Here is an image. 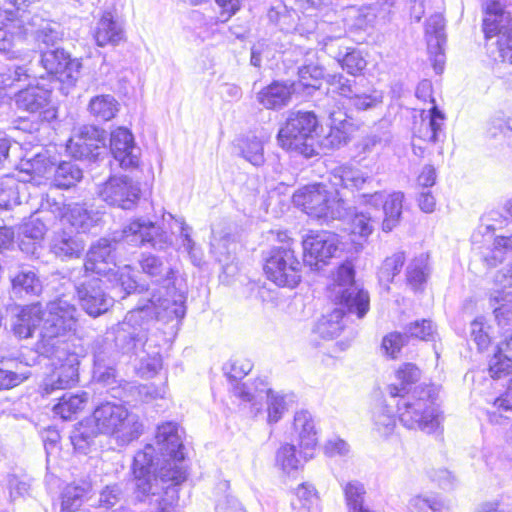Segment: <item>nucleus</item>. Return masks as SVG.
<instances>
[{"label": "nucleus", "instance_id": "nucleus-18", "mask_svg": "<svg viewBox=\"0 0 512 512\" xmlns=\"http://www.w3.org/2000/svg\"><path fill=\"white\" fill-rule=\"evenodd\" d=\"M110 152L117 165L124 170L139 166L140 148L136 146L134 136L127 128L119 127L111 133Z\"/></svg>", "mask_w": 512, "mask_h": 512}, {"label": "nucleus", "instance_id": "nucleus-56", "mask_svg": "<svg viewBox=\"0 0 512 512\" xmlns=\"http://www.w3.org/2000/svg\"><path fill=\"white\" fill-rule=\"evenodd\" d=\"M490 301L499 325L512 319V295L509 292L495 291L491 294Z\"/></svg>", "mask_w": 512, "mask_h": 512}, {"label": "nucleus", "instance_id": "nucleus-46", "mask_svg": "<svg viewBox=\"0 0 512 512\" xmlns=\"http://www.w3.org/2000/svg\"><path fill=\"white\" fill-rule=\"evenodd\" d=\"M63 38L61 25L54 21L42 20L35 31V40L40 49L42 45L45 48L55 47ZM43 50H41L42 52Z\"/></svg>", "mask_w": 512, "mask_h": 512}, {"label": "nucleus", "instance_id": "nucleus-36", "mask_svg": "<svg viewBox=\"0 0 512 512\" xmlns=\"http://www.w3.org/2000/svg\"><path fill=\"white\" fill-rule=\"evenodd\" d=\"M298 76L299 80L293 82L303 84V87L298 90L300 98L306 99L319 91L321 80L324 78V69L318 64L303 65L298 70Z\"/></svg>", "mask_w": 512, "mask_h": 512}, {"label": "nucleus", "instance_id": "nucleus-50", "mask_svg": "<svg viewBox=\"0 0 512 512\" xmlns=\"http://www.w3.org/2000/svg\"><path fill=\"white\" fill-rule=\"evenodd\" d=\"M275 460L277 467H279L284 473L290 474L302 466L304 458L301 452L299 453V456L297 455L295 445L285 443L277 450Z\"/></svg>", "mask_w": 512, "mask_h": 512}, {"label": "nucleus", "instance_id": "nucleus-37", "mask_svg": "<svg viewBox=\"0 0 512 512\" xmlns=\"http://www.w3.org/2000/svg\"><path fill=\"white\" fill-rule=\"evenodd\" d=\"M165 483H159L158 493L153 495L151 492L145 500L142 502H148L150 505L156 504V508L153 512H180L178 509V490L176 489L175 483L171 482V485L164 487Z\"/></svg>", "mask_w": 512, "mask_h": 512}, {"label": "nucleus", "instance_id": "nucleus-48", "mask_svg": "<svg viewBox=\"0 0 512 512\" xmlns=\"http://www.w3.org/2000/svg\"><path fill=\"white\" fill-rule=\"evenodd\" d=\"M260 385H262V390L260 392H263L267 399V422L269 424H275L287 411L286 396L266 387L262 381L260 382Z\"/></svg>", "mask_w": 512, "mask_h": 512}, {"label": "nucleus", "instance_id": "nucleus-55", "mask_svg": "<svg viewBox=\"0 0 512 512\" xmlns=\"http://www.w3.org/2000/svg\"><path fill=\"white\" fill-rule=\"evenodd\" d=\"M404 262L405 255L403 252H397L392 256L387 257L378 272L380 283L388 288L394 277L400 273Z\"/></svg>", "mask_w": 512, "mask_h": 512}, {"label": "nucleus", "instance_id": "nucleus-5", "mask_svg": "<svg viewBox=\"0 0 512 512\" xmlns=\"http://www.w3.org/2000/svg\"><path fill=\"white\" fill-rule=\"evenodd\" d=\"M318 120L310 111L291 112L277 134L278 144L285 150L311 158L318 155L316 130Z\"/></svg>", "mask_w": 512, "mask_h": 512}, {"label": "nucleus", "instance_id": "nucleus-63", "mask_svg": "<svg viewBox=\"0 0 512 512\" xmlns=\"http://www.w3.org/2000/svg\"><path fill=\"white\" fill-rule=\"evenodd\" d=\"M486 328L484 318L481 316L471 322L470 335L479 350L486 349L490 344V336Z\"/></svg>", "mask_w": 512, "mask_h": 512}, {"label": "nucleus", "instance_id": "nucleus-38", "mask_svg": "<svg viewBox=\"0 0 512 512\" xmlns=\"http://www.w3.org/2000/svg\"><path fill=\"white\" fill-rule=\"evenodd\" d=\"M88 111L96 121L106 122L116 116L119 111V103L110 94L97 95L90 99Z\"/></svg>", "mask_w": 512, "mask_h": 512}, {"label": "nucleus", "instance_id": "nucleus-13", "mask_svg": "<svg viewBox=\"0 0 512 512\" xmlns=\"http://www.w3.org/2000/svg\"><path fill=\"white\" fill-rule=\"evenodd\" d=\"M106 131L93 125H85L79 129L67 143V151L78 160L97 161L106 154Z\"/></svg>", "mask_w": 512, "mask_h": 512}, {"label": "nucleus", "instance_id": "nucleus-33", "mask_svg": "<svg viewBox=\"0 0 512 512\" xmlns=\"http://www.w3.org/2000/svg\"><path fill=\"white\" fill-rule=\"evenodd\" d=\"M91 491L92 485L87 480L67 485L61 494V511L74 512L78 510Z\"/></svg>", "mask_w": 512, "mask_h": 512}, {"label": "nucleus", "instance_id": "nucleus-27", "mask_svg": "<svg viewBox=\"0 0 512 512\" xmlns=\"http://www.w3.org/2000/svg\"><path fill=\"white\" fill-rule=\"evenodd\" d=\"M83 235L75 226L60 228L52 239L51 249L59 257H79L84 250Z\"/></svg>", "mask_w": 512, "mask_h": 512}, {"label": "nucleus", "instance_id": "nucleus-47", "mask_svg": "<svg viewBox=\"0 0 512 512\" xmlns=\"http://www.w3.org/2000/svg\"><path fill=\"white\" fill-rule=\"evenodd\" d=\"M372 431L380 438H387L396 428V419L391 409L382 405L375 409L372 416Z\"/></svg>", "mask_w": 512, "mask_h": 512}, {"label": "nucleus", "instance_id": "nucleus-60", "mask_svg": "<svg viewBox=\"0 0 512 512\" xmlns=\"http://www.w3.org/2000/svg\"><path fill=\"white\" fill-rule=\"evenodd\" d=\"M403 199L404 194L402 192H395L386 199L383 205L385 219L382 224H390V222L400 220Z\"/></svg>", "mask_w": 512, "mask_h": 512}, {"label": "nucleus", "instance_id": "nucleus-31", "mask_svg": "<svg viewBox=\"0 0 512 512\" xmlns=\"http://www.w3.org/2000/svg\"><path fill=\"white\" fill-rule=\"evenodd\" d=\"M122 38L123 29L121 25L114 19L110 12H105L98 21L94 31L96 44L100 47H104L108 44L116 45Z\"/></svg>", "mask_w": 512, "mask_h": 512}, {"label": "nucleus", "instance_id": "nucleus-9", "mask_svg": "<svg viewBox=\"0 0 512 512\" xmlns=\"http://www.w3.org/2000/svg\"><path fill=\"white\" fill-rule=\"evenodd\" d=\"M264 271L280 287H296L301 281L302 264L290 247H274L266 258Z\"/></svg>", "mask_w": 512, "mask_h": 512}, {"label": "nucleus", "instance_id": "nucleus-32", "mask_svg": "<svg viewBox=\"0 0 512 512\" xmlns=\"http://www.w3.org/2000/svg\"><path fill=\"white\" fill-rule=\"evenodd\" d=\"M291 507L295 512H319L320 497L315 486L308 482L299 484L292 492Z\"/></svg>", "mask_w": 512, "mask_h": 512}, {"label": "nucleus", "instance_id": "nucleus-44", "mask_svg": "<svg viewBox=\"0 0 512 512\" xmlns=\"http://www.w3.org/2000/svg\"><path fill=\"white\" fill-rule=\"evenodd\" d=\"M348 105L356 111H371L380 107L383 103L382 92L370 90L369 92L361 91L358 87L354 89L351 96L347 98Z\"/></svg>", "mask_w": 512, "mask_h": 512}, {"label": "nucleus", "instance_id": "nucleus-16", "mask_svg": "<svg viewBox=\"0 0 512 512\" xmlns=\"http://www.w3.org/2000/svg\"><path fill=\"white\" fill-rule=\"evenodd\" d=\"M98 194L107 204L132 209L140 198V188L128 176H110L99 185Z\"/></svg>", "mask_w": 512, "mask_h": 512}, {"label": "nucleus", "instance_id": "nucleus-24", "mask_svg": "<svg viewBox=\"0 0 512 512\" xmlns=\"http://www.w3.org/2000/svg\"><path fill=\"white\" fill-rule=\"evenodd\" d=\"M426 38L434 70L437 74H441L445 62L443 46L446 43L445 19L441 14H434L427 20Z\"/></svg>", "mask_w": 512, "mask_h": 512}, {"label": "nucleus", "instance_id": "nucleus-8", "mask_svg": "<svg viewBox=\"0 0 512 512\" xmlns=\"http://www.w3.org/2000/svg\"><path fill=\"white\" fill-rule=\"evenodd\" d=\"M396 405L399 421L407 429L432 433L440 425L439 413L426 391L420 396L414 393L400 397Z\"/></svg>", "mask_w": 512, "mask_h": 512}, {"label": "nucleus", "instance_id": "nucleus-15", "mask_svg": "<svg viewBox=\"0 0 512 512\" xmlns=\"http://www.w3.org/2000/svg\"><path fill=\"white\" fill-rule=\"evenodd\" d=\"M154 451L155 449L152 445H147L144 450L137 452L134 456L133 473L136 479L135 494L138 500H145L150 492L156 495L158 493L156 490L158 489L159 483H174L167 478L162 480L160 473L159 478L152 473V469L155 465L153 458Z\"/></svg>", "mask_w": 512, "mask_h": 512}, {"label": "nucleus", "instance_id": "nucleus-12", "mask_svg": "<svg viewBox=\"0 0 512 512\" xmlns=\"http://www.w3.org/2000/svg\"><path fill=\"white\" fill-rule=\"evenodd\" d=\"M60 220L63 224H99L106 223L104 218L93 219L90 212L81 204H73L60 207V204L47 200L41 203L40 208L31 215L28 224H45L46 222H55Z\"/></svg>", "mask_w": 512, "mask_h": 512}, {"label": "nucleus", "instance_id": "nucleus-4", "mask_svg": "<svg viewBox=\"0 0 512 512\" xmlns=\"http://www.w3.org/2000/svg\"><path fill=\"white\" fill-rule=\"evenodd\" d=\"M42 315L40 340L36 344L38 353L51 354L57 347H68L61 338L76 331L79 317L77 308L67 300L57 299L48 303Z\"/></svg>", "mask_w": 512, "mask_h": 512}, {"label": "nucleus", "instance_id": "nucleus-45", "mask_svg": "<svg viewBox=\"0 0 512 512\" xmlns=\"http://www.w3.org/2000/svg\"><path fill=\"white\" fill-rule=\"evenodd\" d=\"M154 318L160 319L155 315L153 310H150L147 314H144L143 319H139L137 323H134V325H128L126 327L127 330L122 328L124 322L120 323L118 325L119 334L117 339L120 337H125V334H128L131 340L134 342L133 348H136L138 344L144 345V343L147 341L146 331L148 330L149 322ZM123 321H125V319Z\"/></svg>", "mask_w": 512, "mask_h": 512}, {"label": "nucleus", "instance_id": "nucleus-25", "mask_svg": "<svg viewBox=\"0 0 512 512\" xmlns=\"http://www.w3.org/2000/svg\"><path fill=\"white\" fill-rule=\"evenodd\" d=\"M28 29L24 20L18 17H6L0 21V53L7 59H18L20 51L15 47L25 40Z\"/></svg>", "mask_w": 512, "mask_h": 512}, {"label": "nucleus", "instance_id": "nucleus-39", "mask_svg": "<svg viewBox=\"0 0 512 512\" xmlns=\"http://www.w3.org/2000/svg\"><path fill=\"white\" fill-rule=\"evenodd\" d=\"M88 402V393H65L59 402L53 406V413L63 420H69L73 415L82 411Z\"/></svg>", "mask_w": 512, "mask_h": 512}, {"label": "nucleus", "instance_id": "nucleus-58", "mask_svg": "<svg viewBox=\"0 0 512 512\" xmlns=\"http://www.w3.org/2000/svg\"><path fill=\"white\" fill-rule=\"evenodd\" d=\"M294 14V10L288 9L284 3L278 2L276 5L270 7L267 17L269 21L278 26L280 30L288 31L294 24Z\"/></svg>", "mask_w": 512, "mask_h": 512}, {"label": "nucleus", "instance_id": "nucleus-59", "mask_svg": "<svg viewBox=\"0 0 512 512\" xmlns=\"http://www.w3.org/2000/svg\"><path fill=\"white\" fill-rule=\"evenodd\" d=\"M512 372V357L507 356L502 351V346H497V350L489 360V373L492 378H502Z\"/></svg>", "mask_w": 512, "mask_h": 512}, {"label": "nucleus", "instance_id": "nucleus-11", "mask_svg": "<svg viewBox=\"0 0 512 512\" xmlns=\"http://www.w3.org/2000/svg\"><path fill=\"white\" fill-rule=\"evenodd\" d=\"M487 16L483 20V32L487 41L498 36L496 44L502 58L512 63V19L499 1L486 3Z\"/></svg>", "mask_w": 512, "mask_h": 512}, {"label": "nucleus", "instance_id": "nucleus-54", "mask_svg": "<svg viewBox=\"0 0 512 512\" xmlns=\"http://www.w3.org/2000/svg\"><path fill=\"white\" fill-rule=\"evenodd\" d=\"M13 291L16 294H38L41 283L32 270H23L12 278Z\"/></svg>", "mask_w": 512, "mask_h": 512}, {"label": "nucleus", "instance_id": "nucleus-57", "mask_svg": "<svg viewBox=\"0 0 512 512\" xmlns=\"http://www.w3.org/2000/svg\"><path fill=\"white\" fill-rule=\"evenodd\" d=\"M36 77L37 75L33 74L26 66L9 65L0 71V89L12 87L16 82Z\"/></svg>", "mask_w": 512, "mask_h": 512}, {"label": "nucleus", "instance_id": "nucleus-21", "mask_svg": "<svg viewBox=\"0 0 512 512\" xmlns=\"http://www.w3.org/2000/svg\"><path fill=\"white\" fill-rule=\"evenodd\" d=\"M346 38L328 35L323 39L324 49L332 55L347 73L360 74L366 67V60L359 50L347 47L343 42Z\"/></svg>", "mask_w": 512, "mask_h": 512}, {"label": "nucleus", "instance_id": "nucleus-19", "mask_svg": "<svg viewBox=\"0 0 512 512\" xmlns=\"http://www.w3.org/2000/svg\"><path fill=\"white\" fill-rule=\"evenodd\" d=\"M327 114L330 120V131L320 141H316V145L319 144L325 149H337L350 141L358 126L353 122L352 117L340 108L327 109Z\"/></svg>", "mask_w": 512, "mask_h": 512}, {"label": "nucleus", "instance_id": "nucleus-6", "mask_svg": "<svg viewBox=\"0 0 512 512\" xmlns=\"http://www.w3.org/2000/svg\"><path fill=\"white\" fill-rule=\"evenodd\" d=\"M330 297L358 318H363L370 307V298L355 281L354 266L350 261L341 264L329 287Z\"/></svg>", "mask_w": 512, "mask_h": 512}, {"label": "nucleus", "instance_id": "nucleus-51", "mask_svg": "<svg viewBox=\"0 0 512 512\" xmlns=\"http://www.w3.org/2000/svg\"><path fill=\"white\" fill-rule=\"evenodd\" d=\"M346 19L351 27L365 30L373 25L376 13L371 6H351L346 10Z\"/></svg>", "mask_w": 512, "mask_h": 512}, {"label": "nucleus", "instance_id": "nucleus-52", "mask_svg": "<svg viewBox=\"0 0 512 512\" xmlns=\"http://www.w3.org/2000/svg\"><path fill=\"white\" fill-rule=\"evenodd\" d=\"M21 171L34 177H44L53 168L47 152H39L31 158H26L21 161Z\"/></svg>", "mask_w": 512, "mask_h": 512}, {"label": "nucleus", "instance_id": "nucleus-7", "mask_svg": "<svg viewBox=\"0 0 512 512\" xmlns=\"http://www.w3.org/2000/svg\"><path fill=\"white\" fill-rule=\"evenodd\" d=\"M155 438L165 462L160 468L162 480L167 478L175 484H181L186 480L187 473L183 466V443L178 425L174 422L159 425Z\"/></svg>", "mask_w": 512, "mask_h": 512}, {"label": "nucleus", "instance_id": "nucleus-34", "mask_svg": "<svg viewBox=\"0 0 512 512\" xmlns=\"http://www.w3.org/2000/svg\"><path fill=\"white\" fill-rule=\"evenodd\" d=\"M421 376L419 368L412 363H404L395 372L398 383L390 384L387 388L392 398L407 396L410 386L416 383Z\"/></svg>", "mask_w": 512, "mask_h": 512}, {"label": "nucleus", "instance_id": "nucleus-40", "mask_svg": "<svg viewBox=\"0 0 512 512\" xmlns=\"http://www.w3.org/2000/svg\"><path fill=\"white\" fill-rule=\"evenodd\" d=\"M26 184L14 175H4L0 178V208L9 209L20 204V197Z\"/></svg>", "mask_w": 512, "mask_h": 512}, {"label": "nucleus", "instance_id": "nucleus-23", "mask_svg": "<svg viewBox=\"0 0 512 512\" xmlns=\"http://www.w3.org/2000/svg\"><path fill=\"white\" fill-rule=\"evenodd\" d=\"M293 434L301 449L304 462L313 458L314 451L318 445V431L311 413L306 410L295 413Z\"/></svg>", "mask_w": 512, "mask_h": 512}, {"label": "nucleus", "instance_id": "nucleus-10", "mask_svg": "<svg viewBox=\"0 0 512 512\" xmlns=\"http://www.w3.org/2000/svg\"><path fill=\"white\" fill-rule=\"evenodd\" d=\"M56 360L52 373L44 380L42 392L46 395L58 389H67L78 382L79 353L68 347H57L51 354H43Z\"/></svg>", "mask_w": 512, "mask_h": 512}, {"label": "nucleus", "instance_id": "nucleus-35", "mask_svg": "<svg viewBox=\"0 0 512 512\" xmlns=\"http://www.w3.org/2000/svg\"><path fill=\"white\" fill-rule=\"evenodd\" d=\"M124 237L128 243L133 245L149 244L153 248L161 249L166 240L160 233V226H137V230H132V226L128 230L123 231Z\"/></svg>", "mask_w": 512, "mask_h": 512}, {"label": "nucleus", "instance_id": "nucleus-42", "mask_svg": "<svg viewBox=\"0 0 512 512\" xmlns=\"http://www.w3.org/2000/svg\"><path fill=\"white\" fill-rule=\"evenodd\" d=\"M83 177L82 169L71 161L60 162L54 170L53 185L59 189L75 186Z\"/></svg>", "mask_w": 512, "mask_h": 512}, {"label": "nucleus", "instance_id": "nucleus-2", "mask_svg": "<svg viewBox=\"0 0 512 512\" xmlns=\"http://www.w3.org/2000/svg\"><path fill=\"white\" fill-rule=\"evenodd\" d=\"M295 206L308 216L324 221H347L349 224H369L367 212L358 211L339 197L338 192H330L326 185L314 183L298 189L292 197Z\"/></svg>", "mask_w": 512, "mask_h": 512}, {"label": "nucleus", "instance_id": "nucleus-62", "mask_svg": "<svg viewBox=\"0 0 512 512\" xmlns=\"http://www.w3.org/2000/svg\"><path fill=\"white\" fill-rule=\"evenodd\" d=\"M407 337L398 333L392 332L384 336L381 344V349L385 355L395 359L402 347L405 345Z\"/></svg>", "mask_w": 512, "mask_h": 512}, {"label": "nucleus", "instance_id": "nucleus-3", "mask_svg": "<svg viewBox=\"0 0 512 512\" xmlns=\"http://www.w3.org/2000/svg\"><path fill=\"white\" fill-rule=\"evenodd\" d=\"M89 422L95 434L110 436L121 446L137 440L143 432L139 416L118 402L106 401L97 405Z\"/></svg>", "mask_w": 512, "mask_h": 512}, {"label": "nucleus", "instance_id": "nucleus-53", "mask_svg": "<svg viewBox=\"0 0 512 512\" xmlns=\"http://www.w3.org/2000/svg\"><path fill=\"white\" fill-rule=\"evenodd\" d=\"M133 269L129 265L118 267L116 270L112 268V271L105 276L113 284L115 288H119L120 291L125 294H130L136 290V280L132 276Z\"/></svg>", "mask_w": 512, "mask_h": 512}, {"label": "nucleus", "instance_id": "nucleus-14", "mask_svg": "<svg viewBox=\"0 0 512 512\" xmlns=\"http://www.w3.org/2000/svg\"><path fill=\"white\" fill-rule=\"evenodd\" d=\"M339 245L338 235L331 232L307 235L303 239L304 264L311 270H321L336 256Z\"/></svg>", "mask_w": 512, "mask_h": 512}, {"label": "nucleus", "instance_id": "nucleus-1", "mask_svg": "<svg viewBox=\"0 0 512 512\" xmlns=\"http://www.w3.org/2000/svg\"><path fill=\"white\" fill-rule=\"evenodd\" d=\"M139 264L142 272L152 282L161 285L164 292L159 291L158 294H152L146 304L129 311L125 316L122 328L127 330L128 325H134L139 319H143L144 314H147L150 310H153L155 315L163 321L182 319L186 311L184 297L174 287L175 269L171 264L165 263L159 257L150 254L143 255Z\"/></svg>", "mask_w": 512, "mask_h": 512}, {"label": "nucleus", "instance_id": "nucleus-26", "mask_svg": "<svg viewBox=\"0 0 512 512\" xmlns=\"http://www.w3.org/2000/svg\"><path fill=\"white\" fill-rule=\"evenodd\" d=\"M114 243L115 241L111 242L108 239L102 238L93 244L88 251L84 264L85 271L103 276L109 274L112 271L110 265L115 267Z\"/></svg>", "mask_w": 512, "mask_h": 512}, {"label": "nucleus", "instance_id": "nucleus-41", "mask_svg": "<svg viewBox=\"0 0 512 512\" xmlns=\"http://www.w3.org/2000/svg\"><path fill=\"white\" fill-rule=\"evenodd\" d=\"M366 178L363 176V173L351 166L342 165L335 167L332 170L330 182L337 190L339 187L354 189L361 188L365 183Z\"/></svg>", "mask_w": 512, "mask_h": 512}, {"label": "nucleus", "instance_id": "nucleus-49", "mask_svg": "<svg viewBox=\"0 0 512 512\" xmlns=\"http://www.w3.org/2000/svg\"><path fill=\"white\" fill-rule=\"evenodd\" d=\"M428 259L429 256L427 254H420L407 267V282L414 290L420 289L427 281L429 276Z\"/></svg>", "mask_w": 512, "mask_h": 512}, {"label": "nucleus", "instance_id": "nucleus-28", "mask_svg": "<svg viewBox=\"0 0 512 512\" xmlns=\"http://www.w3.org/2000/svg\"><path fill=\"white\" fill-rule=\"evenodd\" d=\"M51 89L39 85H28L14 95V102L19 110L31 114L42 113L51 101Z\"/></svg>", "mask_w": 512, "mask_h": 512}, {"label": "nucleus", "instance_id": "nucleus-20", "mask_svg": "<svg viewBox=\"0 0 512 512\" xmlns=\"http://www.w3.org/2000/svg\"><path fill=\"white\" fill-rule=\"evenodd\" d=\"M101 284L100 278L92 277L76 287L80 305L93 317L107 312L113 305V298L103 291Z\"/></svg>", "mask_w": 512, "mask_h": 512}, {"label": "nucleus", "instance_id": "nucleus-30", "mask_svg": "<svg viewBox=\"0 0 512 512\" xmlns=\"http://www.w3.org/2000/svg\"><path fill=\"white\" fill-rule=\"evenodd\" d=\"M43 322L42 310L39 305L26 306L15 316L12 327L19 338H29L33 331Z\"/></svg>", "mask_w": 512, "mask_h": 512}, {"label": "nucleus", "instance_id": "nucleus-22", "mask_svg": "<svg viewBox=\"0 0 512 512\" xmlns=\"http://www.w3.org/2000/svg\"><path fill=\"white\" fill-rule=\"evenodd\" d=\"M301 87H303L301 83L275 80L261 89L256 99L266 109L279 110L289 104L292 96L300 97L298 89Z\"/></svg>", "mask_w": 512, "mask_h": 512}, {"label": "nucleus", "instance_id": "nucleus-61", "mask_svg": "<svg viewBox=\"0 0 512 512\" xmlns=\"http://www.w3.org/2000/svg\"><path fill=\"white\" fill-rule=\"evenodd\" d=\"M345 500L348 512L353 508H357L364 504L365 488L364 485L358 481H352L344 487Z\"/></svg>", "mask_w": 512, "mask_h": 512}, {"label": "nucleus", "instance_id": "nucleus-29", "mask_svg": "<svg viewBox=\"0 0 512 512\" xmlns=\"http://www.w3.org/2000/svg\"><path fill=\"white\" fill-rule=\"evenodd\" d=\"M268 136L260 132H250L236 139V147L239 154L247 162L255 167H260L265 162L264 143L268 140Z\"/></svg>", "mask_w": 512, "mask_h": 512}, {"label": "nucleus", "instance_id": "nucleus-17", "mask_svg": "<svg viewBox=\"0 0 512 512\" xmlns=\"http://www.w3.org/2000/svg\"><path fill=\"white\" fill-rule=\"evenodd\" d=\"M39 63L47 74L55 76L60 82L67 85H74L79 78L81 62L77 58H71L64 49L43 50Z\"/></svg>", "mask_w": 512, "mask_h": 512}, {"label": "nucleus", "instance_id": "nucleus-64", "mask_svg": "<svg viewBox=\"0 0 512 512\" xmlns=\"http://www.w3.org/2000/svg\"><path fill=\"white\" fill-rule=\"evenodd\" d=\"M483 224H490L492 222H502L512 220V199L507 201L506 204L499 208H493L486 211L480 218Z\"/></svg>", "mask_w": 512, "mask_h": 512}, {"label": "nucleus", "instance_id": "nucleus-43", "mask_svg": "<svg viewBox=\"0 0 512 512\" xmlns=\"http://www.w3.org/2000/svg\"><path fill=\"white\" fill-rule=\"evenodd\" d=\"M343 328L344 311L341 308H337L319 320L315 327V332L324 339H332L339 336Z\"/></svg>", "mask_w": 512, "mask_h": 512}]
</instances>
